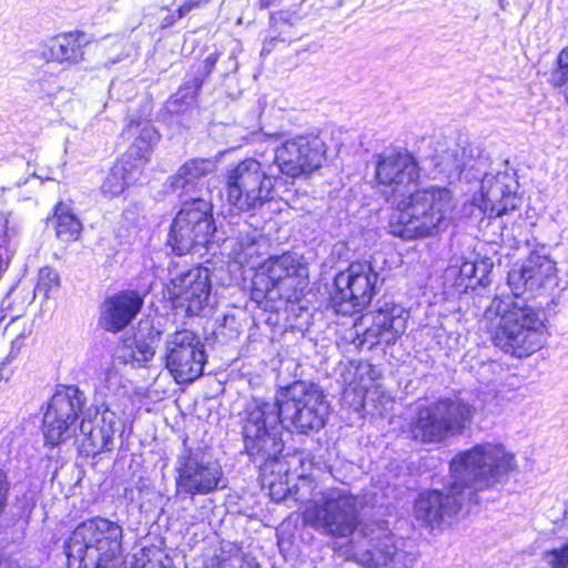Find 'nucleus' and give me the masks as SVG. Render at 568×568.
<instances>
[{"mask_svg": "<svg viewBox=\"0 0 568 568\" xmlns=\"http://www.w3.org/2000/svg\"><path fill=\"white\" fill-rule=\"evenodd\" d=\"M326 143L318 133L284 139L274 148L273 163L253 158L237 163L227 174V201L243 212L255 211L274 196L281 175L296 179L318 170L326 155Z\"/></svg>", "mask_w": 568, "mask_h": 568, "instance_id": "nucleus-1", "label": "nucleus"}, {"mask_svg": "<svg viewBox=\"0 0 568 568\" xmlns=\"http://www.w3.org/2000/svg\"><path fill=\"white\" fill-rule=\"evenodd\" d=\"M326 143L318 133L284 139L274 148L273 163L253 158L237 163L227 174V201L243 212L255 211L274 196L281 175L296 179L318 170L326 155Z\"/></svg>", "mask_w": 568, "mask_h": 568, "instance_id": "nucleus-2", "label": "nucleus"}, {"mask_svg": "<svg viewBox=\"0 0 568 568\" xmlns=\"http://www.w3.org/2000/svg\"><path fill=\"white\" fill-rule=\"evenodd\" d=\"M455 206L453 193L445 186L414 187L394 201L390 233L404 240L437 234L449 225Z\"/></svg>", "mask_w": 568, "mask_h": 568, "instance_id": "nucleus-3", "label": "nucleus"}, {"mask_svg": "<svg viewBox=\"0 0 568 568\" xmlns=\"http://www.w3.org/2000/svg\"><path fill=\"white\" fill-rule=\"evenodd\" d=\"M123 527L95 516L79 524L65 541L69 568H121Z\"/></svg>", "mask_w": 568, "mask_h": 568, "instance_id": "nucleus-4", "label": "nucleus"}, {"mask_svg": "<svg viewBox=\"0 0 568 568\" xmlns=\"http://www.w3.org/2000/svg\"><path fill=\"white\" fill-rule=\"evenodd\" d=\"M253 298L257 302H295L308 284V270L295 253L270 257L256 271L253 280Z\"/></svg>", "mask_w": 568, "mask_h": 568, "instance_id": "nucleus-5", "label": "nucleus"}, {"mask_svg": "<svg viewBox=\"0 0 568 568\" xmlns=\"http://www.w3.org/2000/svg\"><path fill=\"white\" fill-rule=\"evenodd\" d=\"M282 409L278 395L274 402L252 398L244 409L242 433L246 453L264 460L277 459L284 448Z\"/></svg>", "mask_w": 568, "mask_h": 568, "instance_id": "nucleus-6", "label": "nucleus"}, {"mask_svg": "<svg viewBox=\"0 0 568 568\" xmlns=\"http://www.w3.org/2000/svg\"><path fill=\"white\" fill-rule=\"evenodd\" d=\"M405 542L379 526H365L341 548V555L366 568H410L416 557Z\"/></svg>", "mask_w": 568, "mask_h": 568, "instance_id": "nucleus-7", "label": "nucleus"}, {"mask_svg": "<svg viewBox=\"0 0 568 568\" xmlns=\"http://www.w3.org/2000/svg\"><path fill=\"white\" fill-rule=\"evenodd\" d=\"M473 407L460 399L440 398L417 407L407 425L413 440L438 444L449 436L460 434L470 423Z\"/></svg>", "mask_w": 568, "mask_h": 568, "instance_id": "nucleus-8", "label": "nucleus"}, {"mask_svg": "<svg viewBox=\"0 0 568 568\" xmlns=\"http://www.w3.org/2000/svg\"><path fill=\"white\" fill-rule=\"evenodd\" d=\"M303 523L324 536H354L358 526L357 499L346 489L329 488L308 503L302 514Z\"/></svg>", "mask_w": 568, "mask_h": 568, "instance_id": "nucleus-9", "label": "nucleus"}, {"mask_svg": "<svg viewBox=\"0 0 568 568\" xmlns=\"http://www.w3.org/2000/svg\"><path fill=\"white\" fill-rule=\"evenodd\" d=\"M548 337V327L537 308L511 303L499 313V347L504 353L527 358L542 349Z\"/></svg>", "mask_w": 568, "mask_h": 568, "instance_id": "nucleus-10", "label": "nucleus"}, {"mask_svg": "<svg viewBox=\"0 0 568 568\" xmlns=\"http://www.w3.org/2000/svg\"><path fill=\"white\" fill-rule=\"evenodd\" d=\"M453 483L450 491L464 496L468 503H479L478 493L494 486L497 469V446L476 445L454 456L450 462Z\"/></svg>", "mask_w": 568, "mask_h": 568, "instance_id": "nucleus-11", "label": "nucleus"}, {"mask_svg": "<svg viewBox=\"0 0 568 568\" xmlns=\"http://www.w3.org/2000/svg\"><path fill=\"white\" fill-rule=\"evenodd\" d=\"M283 425L301 434L321 429L325 424L328 405L323 392L314 384L295 382L278 394Z\"/></svg>", "mask_w": 568, "mask_h": 568, "instance_id": "nucleus-12", "label": "nucleus"}, {"mask_svg": "<svg viewBox=\"0 0 568 568\" xmlns=\"http://www.w3.org/2000/svg\"><path fill=\"white\" fill-rule=\"evenodd\" d=\"M215 231L212 204L202 196L184 200L172 222L168 243L176 255L205 246Z\"/></svg>", "mask_w": 568, "mask_h": 568, "instance_id": "nucleus-13", "label": "nucleus"}, {"mask_svg": "<svg viewBox=\"0 0 568 568\" xmlns=\"http://www.w3.org/2000/svg\"><path fill=\"white\" fill-rule=\"evenodd\" d=\"M378 273L371 262H353L334 280L332 306L339 314H353L366 307L376 293Z\"/></svg>", "mask_w": 568, "mask_h": 568, "instance_id": "nucleus-14", "label": "nucleus"}, {"mask_svg": "<svg viewBox=\"0 0 568 568\" xmlns=\"http://www.w3.org/2000/svg\"><path fill=\"white\" fill-rule=\"evenodd\" d=\"M165 367L178 384L197 379L204 369L207 355L199 336L189 329L169 334L164 344Z\"/></svg>", "mask_w": 568, "mask_h": 568, "instance_id": "nucleus-15", "label": "nucleus"}, {"mask_svg": "<svg viewBox=\"0 0 568 568\" xmlns=\"http://www.w3.org/2000/svg\"><path fill=\"white\" fill-rule=\"evenodd\" d=\"M176 495H207L223 488V471L221 466L207 457L202 450L185 448L175 464Z\"/></svg>", "mask_w": 568, "mask_h": 568, "instance_id": "nucleus-16", "label": "nucleus"}, {"mask_svg": "<svg viewBox=\"0 0 568 568\" xmlns=\"http://www.w3.org/2000/svg\"><path fill=\"white\" fill-rule=\"evenodd\" d=\"M409 313L400 305L384 303L377 311L361 316L355 323L354 343L361 348L372 349L385 343L394 344L406 331Z\"/></svg>", "mask_w": 568, "mask_h": 568, "instance_id": "nucleus-17", "label": "nucleus"}, {"mask_svg": "<svg viewBox=\"0 0 568 568\" xmlns=\"http://www.w3.org/2000/svg\"><path fill=\"white\" fill-rule=\"evenodd\" d=\"M558 268L548 255L531 251L525 260L511 265L507 274V285L515 297L526 292L542 294L558 286Z\"/></svg>", "mask_w": 568, "mask_h": 568, "instance_id": "nucleus-18", "label": "nucleus"}, {"mask_svg": "<svg viewBox=\"0 0 568 568\" xmlns=\"http://www.w3.org/2000/svg\"><path fill=\"white\" fill-rule=\"evenodd\" d=\"M83 405V393L77 387H67L53 394L43 416L47 444L58 445L75 434V422Z\"/></svg>", "mask_w": 568, "mask_h": 568, "instance_id": "nucleus-19", "label": "nucleus"}, {"mask_svg": "<svg viewBox=\"0 0 568 568\" xmlns=\"http://www.w3.org/2000/svg\"><path fill=\"white\" fill-rule=\"evenodd\" d=\"M376 179L386 186L392 203L405 196L416 186L419 166L415 158L406 151H390L378 155L375 168Z\"/></svg>", "mask_w": 568, "mask_h": 568, "instance_id": "nucleus-20", "label": "nucleus"}, {"mask_svg": "<svg viewBox=\"0 0 568 568\" xmlns=\"http://www.w3.org/2000/svg\"><path fill=\"white\" fill-rule=\"evenodd\" d=\"M168 293L175 308L189 316L197 315L207 305L211 294L210 272L206 267H193L171 280Z\"/></svg>", "mask_w": 568, "mask_h": 568, "instance_id": "nucleus-21", "label": "nucleus"}, {"mask_svg": "<svg viewBox=\"0 0 568 568\" xmlns=\"http://www.w3.org/2000/svg\"><path fill=\"white\" fill-rule=\"evenodd\" d=\"M120 425V416L110 403L90 407L80 424V432L85 437L83 446L87 452L94 455L111 450L114 434Z\"/></svg>", "mask_w": 568, "mask_h": 568, "instance_id": "nucleus-22", "label": "nucleus"}, {"mask_svg": "<svg viewBox=\"0 0 568 568\" xmlns=\"http://www.w3.org/2000/svg\"><path fill=\"white\" fill-rule=\"evenodd\" d=\"M499 240L501 243L517 241L521 235L524 219L520 213L523 197L518 194V176L515 170L499 171Z\"/></svg>", "mask_w": 568, "mask_h": 568, "instance_id": "nucleus-23", "label": "nucleus"}, {"mask_svg": "<svg viewBox=\"0 0 568 568\" xmlns=\"http://www.w3.org/2000/svg\"><path fill=\"white\" fill-rule=\"evenodd\" d=\"M467 503L464 496L438 490L419 495L414 505L415 518L427 527L435 528L448 523Z\"/></svg>", "mask_w": 568, "mask_h": 568, "instance_id": "nucleus-24", "label": "nucleus"}, {"mask_svg": "<svg viewBox=\"0 0 568 568\" xmlns=\"http://www.w3.org/2000/svg\"><path fill=\"white\" fill-rule=\"evenodd\" d=\"M143 306V298L136 291H123L106 297L101 305L100 325L108 332L125 328Z\"/></svg>", "mask_w": 568, "mask_h": 568, "instance_id": "nucleus-25", "label": "nucleus"}, {"mask_svg": "<svg viewBox=\"0 0 568 568\" xmlns=\"http://www.w3.org/2000/svg\"><path fill=\"white\" fill-rule=\"evenodd\" d=\"M216 165L212 159L193 158L183 163L175 174L169 178V185L180 197L201 196L203 179L214 172Z\"/></svg>", "mask_w": 568, "mask_h": 568, "instance_id": "nucleus-26", "label": "nucleus"}, {"mask_svg": "<svg viewBox=\"0 0 568 568\" xmlns=\"http://www.w3.org/2000/svg\"><path fill=\"white\" fill-rule=\"evenodd\" d=\"M89 43L84 32H68L49 39L41 47V57L47 61L77 64L83 60V48Z\"/></svg>", "mask_w": 568, "mask_h": 568, "instance_id": "nucleus-27", "label": "nucleus"}, {"mask_svg": "<svg viewBox=\"0 0 568 568\" xmlns=\"http://www.w3.org/2000/svg\"><path fill=\"white\" fill-rule=\"evenodd\" d=\"M141 174L140 164H133V161L121 158L104 179L101 190L103 194L111 197L120 195L128 185L138 182Z\"/></svg>", "mask_w": 568, "mask_h": 568, "instance_id": "nucleus-28", "label": "nucleus"}, {"mask_svg": "<svg viewBox=\"0 0 568 568\" xmlns=\"http://www.w3.org/2000/svg\"><path fill=\"white\" fill-rule=\"evenodd\" d=\"M134 129L138 131V135L131 144L128 153L122 158L129 159V161H132V158H134L133 164H140L142 171L143 165L150 160V155L154 146L160 141V134L149 122H141L135 126L130 124L129 130L133 131Z\"/></svg>", "mask_w": 568, "mask_h": 568, "instance_id": "nucleus-29", "label": "nucleus"}, {"mask_svg": "<svg viewBox=\"0 0 568 568\" xmlns=\"http://www.w3.org/2000/svg\"><path fill=\"white\" fill-rule=\"evenodd\" d=\"M266 242L256 234H246L237 239L233 247V258L241 265L252 268L258 265L260 258L264 255Z\"/></svg>", "mask_w": 568, "mask_h": 568, "instance_id": "nucleus-30", "label": "nucleus"}, {"mask_svg": "<svg viewBox=\"0 0 568 568\" xmlns=\"http://www.w3.org/2000/svg\"><path fill=\"white\" fill-rule=\"evenodd\" d=\"M55 234L63 242L77 241L80 236L82 224L71 212L69 205L60 202L54 210Z\"/></svg>", "mask_w": 568, "mask_h": 568, "instance_id": "nucleus-31", "label": "nucleus"}, {"mask_svg": "<svg viewBox=\"0 0 568 568\" xmlns=\"http://www.w3.org/2000/svg\"><path fill=\"white\" fill-rule=\"evenodd\" d=\"M60 286V276L58 272L51 267H42L38 274V282L34 287V295L42 294L44 300L49 298L52 291Z\"/></svg>", "mask_w": 568, "mask_h": 568, "instance_id": "nucleus-32", "label": "nucleus"}, {"mask_svg": "<svg viewBox=\"0 0 568 568\" xmlns=\"http://www.w3.org/2000/svg\"><path fill=\"white\" fill-rule=\"evenodd\" d=\"M154 354V348L150 344L145 341H136L131 349L130 357L133 363L142 366L151 361Z\"/></svg>", "mask_w": 568, "mask_h": 568, "instance_id": "nucleus-33", "label": "nucleus"}, {"mask_svg": "<svg viewBox=\"0 0 568 568\" xmlns=\"http://www.w3.org/2000/svg\"><path fill=\"white\" fill-rule=\"evenodd\" d=\"M550 568H568V541L558 548L546 551Z\"/></svg>", "mask_w": 568, "mask_h": 568, "instance_id": "nucleus-34", "label": "nucleus"}, {"mask_svg": "<svg viewBox=\"0 0 568 568\" xmlns=\"http://www.w3.org/2000/svg\"><path fill=\"white\" fill-rule=\"evenodd\" d=\"M205 78L206 77H203V74L194 77L192 80H189L183 88L180 89L179 93L182 95V98L194 101L195 97L202 88Z\"/></svg>", "mask_w": 568, "mask_h": 568, "instance_id": "nucleus-35", "label": "nucleus"}, {"mask_svg": "<svg viewBox=\"0 0 568 568\" xmlns=\"http://www.w3.org/2000/svg\"><path fill=\"white\" fill-rule=\"evenodd\" d=\"M205 78L206 77H203V74L194 77L192 80H189L183 88L180 89L179 93L182 95V98L194 101L195 97L202 88Z\"/></svg>", "mask_w": 568, "mask_h": 568, "instance_id": "nucleus-36", "label": "nucleus"}, {"mask_svg": "<svg viewBox=\"0 0 568 568\" xmlns=\"http://www.w3.org/2000/svg\"><path fill=\"white\" fill-rule=\"evenodd\" d=\"M517 470L515 456L510 453L504 452L499 446V477L503 474H508Z\"/></svg>", "mask_w": 568, "mask_h": 568, "instance_id": "nucleus-37", "label": "nucleus"}, {"mask_svg": "<svg viewBox=\"0 0 568 568\" xmlns=\"http://www.w3.org/2000/svg\"><path fill=\"white\" fill-rule=\"evenodd\" d=\"M211 0H185L178 9V18H183L186 16L190 11L193 9L200 8L202 6H205Z\"/></svg>", "mask_w": 568, "mask_h": 568, "instance_id": "nucleus-38", "label": "nucleus"}, {"mask_svg": "<svg viewBox=\"0 0 568 568\" xmlns=\"http://www.w3.org/2000/svg\"><path fill=\"white\" fill-rule=\"evenodd\" d=\"M9 481L7 475L0 470V514L2 513L8 498Z\"/></svg>", "mask_w": 568, "mask_h": 568, "instance_id": "nucleus-39", "label": "nucleus"}, {"mask_svg": "<svg viewBox=\"0 0 568 568\" xmlns=\"http://www.w3.org/2000/svg\"><path fill=\"white\" fill-rule=\"evenodd\" d=\"M219 57H220V53L214 51L212 53H210L203 61V71L201 72V74H203V77H207L211 74V72L213 71L217 60H219Z\"/></svg>", "mask_w": 568, "mask_h": 568, "instance_id": "nucleus-40", "label": "nucleus"}, {"mask_svg": "<svg viewBox=\"0 0 568 568\" xmlns=\"http://www.w3.org/2000/svg\"><path fill=\"white\" fill-rule=\"evenodd\" d=\"M273 21H276L275 18H272ZM275 26L276 28L278 29V36L277 37H274L270 40V43L278 40V41H282V42H291L292 41V38L288 37V36H285V32H286V29H291V24H288L287 22H281L280 24H277V22H275Z\"/></svg>", "mask_w": 568, "mask_h": 568, "instance_id": "nucleus-41", "label": "nucleus"}, {"mask_svg": "<svg viewBox=\"0 0 568 568\" xmlns=\"http://www.w3.org/2000/svg\"><path fill=\"white\" fill-rule=\"evenodd\" d=\"M179 19L180 18H178V14L176 16H174V14L168 16L162 21V28H169V27L173 26Z\"/></svg>", "mask_w": 568, "mask_h": 568, "instance_id": "nucleus-42", "label": "nucleus"}, {"mask_svg": "<svg viewBox=\"0 0 568 568\" xmlns=\"http://www.w3.org/2000/svg\"><path fill=\"white\" fill-rule=\"evenodd\" d=\"M476 266L474 264H464L462 267V272L465 274H470L475 271Z\"/></svg>", "mask_w": 568, "mask_h": 568, "instance_id": "nucleus-43", "label": "nucleus"}, {"mask_svg": "<svg viewBox=\"0 0 568 568\" xmlns=\"http://www.w3.org/2000/svg\"><path fill=\"white\" fill-rule=\"evenodd\" d=\"M0 568H9L8 561H0Z\"/></svg>", "mask_w": 568, "mask_h": 568, "instance_id": "nucleus-44", "label": "nucleus"}, {"mask_svg": "<svg viewBox=\"0 0 568 568\" xmlns=\"http://www.w3.org/2000/svg\"><path fill=\"white\" fill-rule=\"evenodd\" d=\"M3 379L2 369L0 368V382Z\"/></svg>", "mask_w": 568, "mask_h": 568, "instance_id": "nucleus-45", "label": "nucleus"}, {"mask_svg": "<svg viewBox=\"0 0 568 568\" xmlns=\"http://www.w3.org/2000/svg\"><path fill=\"white\" fill-rule=\"evenodd\" d=\"M160 568H164V567H160Z\"/></svg>", "mask_w": 568, "mask_h": 568, "instance_id": "nucleus-46", "label": "nucleus"}]
</instances>
